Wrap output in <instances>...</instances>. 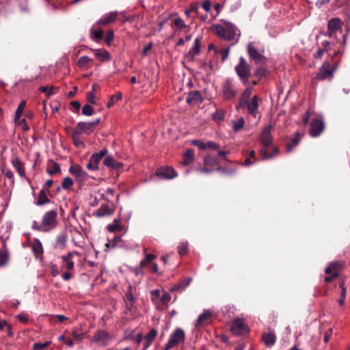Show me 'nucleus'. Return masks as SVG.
<instances>
[{"label":"nucleus","mask_w":350,"mask_h":350,"mask_svg":"<svg viewBox=\"0 0 350 350\" xmlns=\"http://www.w3.org/2000/svg\"><path fill=\"white\" fill-rule=\"evenodd\" d=\"M73 185L74 182L71 178L67 176L63 178L62 187L64 189H69L73 186Z\"/></svg>","instance_id":"obj_53"},{"label":"nucleus","mask_w":350,"mask_h":350,"mask_svg":"<svg viewBox=\"0 0 350 350\" xmlns=\"http://www.w3.org/2000/svg\"><path fill=\"white\" fill-rule=\"evenodd\" d=\"M72 139V142H73V144L77 147V148H79V147H85V144L82 142V140L81 139V137H71Z\"/></svg>","instance_id":"obj_63"},{"label":"nucleus","mask_w":350,"mask_h":350,"mask_svg":"<svg viewBox=\"0 0 350 350\" xmlns=\"http://www.w3.org/2000/svg\"><path fill=\"white\" fill-rule=\"evenodd\" d=\"M57 224V212L56 210H51L45 213L40 223L33 221L31 227L35 230L49 232L54 229Z\"/></svg>","instance_id":"obj_3"},{"label":"nucleus","mask_w":350,"mask_h":350,"mask_svg":"<svg viewBox=\"0 0 350 350\" xmlns=\"http://www.w3.org/2000/svg\"><path fill=\"white\" fill-rule=\"evenodd\" d=\"M198 3H192L189 5V9L185 10V14L187 17H190L191 12L198 13Z\"/></svg>","instance_id":"obj_54"},{"label":"nucleus","mask_w":350,"mask_h":350,"mask_svg":"<svg viewBox=\"0 0 350 350\" xmlns=\"http://www.w3.org/2000/svg\"><path fill=\"white\" fill-rule=\"evenodd\" d=\"M9 260V252L5 243L0 250V267L5 265Z\"/></svg>","instance_id":"obj_40"},{"label":"nucleus","mask_w":350,"mask_h":350,"mask_svg":"<svg viewBox=\"0 0 350 350\" xmlns=\"http://www.w3.org/2000/svg\"><path fill=\"white\" fill-rule=\"evenodd\" d=\"M11 163L21 178L25 177V163L18 156H14L12 158Z\"/></svg>","instance_id":"obj_22"},{"label":"nucleus","mask_w":350,"mask_h":350,"mask_svg":"<svg viewBox=\"0 0 350 350\" xmlns=\"http://www.w3.org/2000/svg\"><path fill=\"white\" fill-rule=\"evenodd\" d=\"M247 51L250 59L254 61L255 64L265 66L267 64V58L258 51L252 42L248 44Z\"/></svg>","instance_id":"obj_12"},{"label":"nucleus","mask_w":350,"mask_h":350,"mask_svg":"<svg viewBox=\"0 0 350 350\" xmlns=\"http://www.w3.org/2000/svg\"><path fill=\"white\" fill-rule=\"evenodd\" d=\"M100 122V118L92 122H78V129H81L85 135H90L95 131Z\"/></svg>","instance_id":"obj_17"},{"label":"nucleus","mask_w":350,"mask_h":350,"mask_svg":"<svg viewBox=\"0 0 350 350\" xmlns=\"http://www.w3.org/2000/svg\"><path fill=\"white\" fill-rule=\"evenodd\" d=\"M46 172L50 176L60 173L61 167L59 164L52 159L48 160L46 163Z\"/></svg>","instance_id":"obj_32"},{"label":"nucleus","mask_w":350,"mask_h":350,"mask_svg":"<svg viewBox=\"0 0 350 350\" xmlns=\"http://www.w3.org/2000/svg\"><path fill=\"white\" fill-rule=\"evenodd\" d=\"M70 137H81V135L84 134L81 129H78V124L74 129H70V132L69 133Z\"/></svg>","instance_id":"obj_61"},{"label":"nucleus","mask_w":350,"mask_h":350,"mask_svg":"<svg viewBox=\"0 0 350 350\" xmlns=\"http://www.w3.org/2000/svg\"><path fill=\"white\" fill-rule=\"evenodd\" d=\"M77 65L83 70H88L93 66V59L88 56L83 55L79 58Z\"/></svg>","instance_id":"obj_30"},{"label":"nucleus","mask_w":350,"mask_h":350,"mask_svg":"<svg viewBox=\"0 0 350 350\" xmlns=\"http://www.w3.org/2000/svg\"><path fill=\"white\" fill-rule=\"evenodd\" d=\"M113 339V336L107 331L98 329L92 335L90 341L100 347H107Z\"/></svg>","instance_id":"obj_8"},{"label":"nucleus","mask_w":350,"mask_h":350,"mask_svg":"<svg viewBox=\"0 0 350 350\" xmlns=\"http://www.w3.org/2000/svg\"><path fill=\"white\" fill-rule=\"evenodd\" d=\"M211 317V312L208 310H204L203 312L198 317L195 324L196 327H199L208 325L210 322Z\"/></svg>","instance_id":"obj_23"},{"label":"nucleus","mask_w":350,"mask_h":350,"mask_svg":"<svg viewBox=\"0 0 350 350\" xmlns=\"http://www.w3.org/2000/svg\"><path fill=\"white\" fill-rule=\"evenodd\" d=\"M301 136L299 132H296L295 137L294 138H289L286 142V150L287 152H291L293 150L294 147H295L300 142Z\"/></svg>","instance_id":"obj_38"},{"label":"nucleus","mask_w":350,"mask_h":350,"mask_svg":"<svg viewBox=\"0 0 350 350\" xmlns=\"http://www.w3.org/2000/svg\"><path fill=\"white\" fill-rule=\"evenodd\" d=\"M86 334V332L83 329L82 325L75 327L72 329V336L73 340L76 341L82 340Z\"/></svg>","instance_id":"obj_35"},{"label":"nucleus","mask_w":350,"mask_h":350,"mask_svg":"<svg viewBox=\"0 0 350 350\" xmlns=\"http://www.w3.org/2000/svg\"><path fill=\"white\" fill-rule=\"evenodd\" d=\"M157 336V331L152 329L144 337V342L143 344V350H146L152 343Z\"/></svg>","instance_id":"obj_33"},{"label":"nucleus","mask_w":350,"mask_h":350,"mask_svg":"<svg viewBox=\"0 0 350 350\" xmlns=\"http://www.w3.org/2000/svg\"><path fill=\"white\" fill-rule=\"evenodd\" d=\"M260 66L256 68L254 71V76L258 79L260 80L262 79V77H266L269 72L267 69L262 65H260Z\"/></svg>","instance_id":"obj_46"},{"label":"nucleus","mask_w":350,"mask_h":350,"mask_svg":"<svg viewBox=\"0 0 350 350\" xmlns=\"http://www.w3.org/2000/svg\"><path fill=\"white\" fill-rule=\"evenodd\" d=\"M122 99V94L120 92L111 96L109 101L107 103V107L111 108L116 102L120 101Z\"/></svg>","instance_id":"obj_48"},{"label":"nucleus","mask_w":350,"mask_h":350,"mask_svg":"<svg viewBox=\"0 0 350 350\" xmlns=\"http://www.w3.org/2000/svg\"><path fill=\"white\" fill-rule=\"evenodd\" d=\"M160 299L163 305H167L171 300V295L168 292L163 291Z\"/></svg>","instance_id":"obj_59"},{"label":"nucleus","mask_w":350,"mask_h":350,"mask_svg":"<svg viewBox=\"0 0 350 350\" xmlns=\"http://www.w3.org/2000/svg\"><path fill=\"white\" fill-rule=\"evenodd\" d=\"M344 267L345 262L342 261H334L330 262L325 269V273L327 275L324 278L325 283L328 284L337 279Z\"/></svg>","instance_id":"obj_7"},{"label":"nucleus","mask_w":350,"mask_h":350,"mask_svg":"<svg viewBox=\"0 0 350 350\" xmlns=\"http://www.w3.org/2000/svg\"><path fill=\"white\" fill-rule=\"evenodd\" d=\"M171 27H176L177 29H183L187 27L185 21L180 17H176L172 20Z\"/></svg>","instance_id":"obj_47"},{"label":"nucleus","mask_w":350,"mask_h":350,"mask_svg":"<svg viewBox=\"0 0 350 350\" xmlns=\"http://www.w3.org/2000/svg\"><path fill=\"white\" fill-rule=\"evenodd\" d=\"M188 252V243L181 242L178 246V253L180 256L186 255Z\"/></svg>","instance_id":"obj_52"},{"label":"nucleus","mask_w":350,"mask_h":350,"mask_svg":"<svg viewBox=\"0 0 350 350\" xmlns=\"http://www.w3.org/2000/svg\"><path fill=\"white\" fill-rule=\"evenodd\" d=\"M339 288L340 289V298L338 299V302L340 306H343L347 295V288L345 286V282L343 280L339 282Z\"/></svg>","instance_id":"obj_44"},{"label":"nucleus","mask_w":350,"mask_h":350,"mask_svg":"<svg viewBox=\"0 0 350 350\" xmlns=\"http://www.w3.org/2000/svg\"><path fill=\"white\" fill-rule=\"evenodd\" d=\"M204 165L211 167H215L218 165L217 159L213 157L207 156L204 158Z\"/></svg>","instance_id":"obj_56"},{"label":"nucleus","mask_w":350,"mask_h":350,"mask_svg":"<svg viewBox=\"0 0 350 350\" xmlns=\"http://www.w3.org/2000/svg\"><path fill=\"white\" fill-rule=\"evenodd\" d=\"M114 195V189L112 188H108L105 193L101 195V198L103 200H107V202H110V196H113Z\"/></svg>","instance_id":"obj_60"},{"label":"nucleus","mask_w":350,"mask_h":350,"mask_svg":"<svg viewBox=\"0 0 350 350\" xmlns=\"http://www.w3.org/2000/svg\"><path fill=\"white\" fill-rule=\"evenodd\" d=\"M78 254L79 253L77 252H70L60 257L62 261V269L66 270L62 275L64 280L68 281L74 278L75 273L73 270L75 262L73 261V257Z\"/></svg>","instance_id":"obj_4"},{"label":"nucleus","mask_w":350,"mask_h":350,"mask_svg":"<svg viewBox=\"0 0 350 350\" xmlns=\"http://www.w3.org/2000/svg\"><path fill=\"white\" fill-rule=\"evenodd\" d=\"M338 65V62H334L331 64L329 59L325 60L320 67L315 79L318 81H324L326 79L331 81L334 77V74L337 69Z\"/></svg>","instance_id":"obj_5"},{"label":"nucleus","mask_w":350,"mask_h":350,"mask_svg":"<svg viewBox=\"0 0 350 350\" xmlns=\"http://www.w3.org/2000/svg\"><path fill=\"white\" fill-rule=\"evenodd\" d=\"M235 72L244 85H247L249 78L252 76L251 66L243 57H241L234 68Z\"/></svg>","instance_id":"obj_6"},{"label":"nucleus","mask_w":350,"mask_h":350,"mask_svg":"<svg viewBox=\"0 0 350 350\" xmlns=\"http://www.w3.org/2000/svg\"><path fill=\"white\" fill-rule=\"evenodd\" d=\"M245 120L243 117H239L238 119L232 120V129L234 132H239L241 131L245 125Z\"/></svg>","instance_id":"obj_45"},{"label":"nucleus","mask_w":350,"mask_h":350,"mask_svg":"<svg viewBox=\"0 0 350 350\" xmlns=\"http://www.w3.org/2000/svg\"><path fill=\"white\" fill-rule=\"evenodd\" d=\"M31 250L36 258H42L44 252L43 247L38 239H34L31 243Z\"/></svg>","instance_id":"obj_25"},{"label":"nucleus","mask_w":350,"mask_h":350,"mask_svg":"<svg viewBox=\"0 0 350 350\" xmlns=\"http://www.w3.org/2000/svg\"><path fill=\"white\" fill-rule=\"evenodd\" d=\"M107 229L109 232H121L123 230V227L120 224V219H114L113 222L107 226Z\"/></svg>","instance_id":"obj_42"},{"label":"nucleus","mask_w":350,"mask_h":350,"mask_svg":"<svg viewBox=\"0 0 350 350\" xmlns=\"http://www.w3.org/2000/svg\"><path fill=\"white\" fill-rule=\"evenodd\" d=\"M222 93L226 99L234 98L237 95L234 85L230 79L226 80L222 84Z\"/></svg>","instance_id":"obj_19"},{"label":"nucleus","mask_w":350,"mask_h":350,"mask_svg":"<svg viewBox=\"0 0 350 350\" xmlns=\"http://www.w3.org/2000/svg\"><path fill=\"white\" fill-rule=\"evenodd\" d=\"M191 279H184L179 281L178 283L172 286L170 288V291L172 293L174 292H182L185 288L189 286Z\"/></svg>","instance_id":"obj_34"},{"label":"nucleus","mask_w":350,"mask_h":350,"mask_svg":"<svg viewBox=\"0 0 350 350\" xmlns=\"http://www.w3.org/2000/svg\"><path fill=\"white\" fill-rule=\"evenodd\" d=\"M203 101L202 94L200 91H191L189 93L186 102L190 105L201 103Z\"/></svg>","instance_id":"obj_24"},{"label":"nucleus","mask_w":350,"mask_h":350,"mask_svg":"<svg viewBox=\"0 0 350 350\" xmlns=\"http://www.w3.org/2000/svg\"><path fill=\"white\" fill-rule=\"evenodd\" d=\"M114 38V32L113 30H109L106 36L105 37V42L107 45H110L111 41Z\"/></svg>","instance_id":"obj_62"},{"label":"nucleus","mask_w":350,"mask_h":350,"mask_svg":"<svg viewBox=\"0 0 350 350\" xmlns=\"http://www.w3.org/2000/svg\"><path fill=\"white\" fill-rule=\"evenodd\" d=\"M92 38L98 42L103 38V31L101 29L91 30Z\"/></svg>","instance_id":"obj_50"},{"label":"nucleus","mask_w":350,"mask_h":350,"mask_svg":"<svg viewBox=\"0 0 350 350\" xmlns=\"http://www.w3.org/2000/svg\"><path fill=\"white\" fill-rule=\"evenodd\" d=\"M342 21L338 18H333L328 21L327 35L329 38L336 37L338 31L342 33Z\"/></svg>","instance_id":"obj_15"},{"label":"nucleus","mask_w":350,"mask_h":350,"mask_svg":"<svg viewBox=\"0 0 350 350\" xmlns=\"http://www.w3.org/2000/svg\"><path fill=\"white\" fill-rule=\"evenodd\" d=\"M272 129L273 126L269 124L262 131L260 135V142L263 148H262L259 152L262 156V159L264 160L273 158L280 153V150L277 146L273 148L271 153L269 154L267 152L268 147L271 145L273 142V137L271 133Z\"/></svg>","instance_id":"obj_2"},{"label":"nucleus","mask_w":350,"mask_h":350,"mask_svg":"<svg viewBox=\"0 0 350 350\" xmlns=\"http://www.w3.org/2000/svg\"><path fill=\"white\" fill-rule=\"evenodd\" d=\"M226 112L222 109H217L215 113L213 115L214 120L221 121L225 118Z\"/></svg>","instance_id":"obj_57"},{"label":"nucleus","mask_w":350,"mask_h":350,"mask_svg":"<svg viewBox=\"0 0 350 350\" xmlns=\"http://www.w3.org/2000/svg\"><path fill=\"white\" fill-rule=\"evenodd\" d=\"M91 51L94 53L95 56L100 62H107L111 59V54L105 49H92Z\"/></svg>","instance_id":"obj_31"},{"label":"nucleus","mask_w":350,"mask_h":350,"mask_svg":"<svg viewBox=\"0 0 350 350\" xmlns=\"http://www.w3.org/2000/svg\"><path fill=\"white\" fill-rule=\"evenodd\" d=\"M120 240L121 237L120 236H116L111 241H109V243L106 244V246L107 247H115L118 242L120 241Z\"/></svg>","instance_id":"obj_64"},{"label":"nucleus","mask_w":350,"mask_h":350,"mask_svg":"<svg viewBox=\"0 0 350 350\" xmlns=\"http://www.w3.org/2000/svg\"><path fill=\"white\" fill-rule=\"evenodd\" d=\"M118 12L113 11L109 14L103 16L100 20L98 21L97 23L100 25H107L109 23H113L116 21L118 17Z\"/></svg>","instance_id":"obj_29"},{"label":"nucleus","mask_w":350,"mask_h":350,"mask_svg":"<svg viewBox=\"0 0 350 350\" xmlns=\"http://www.w3.org/2000/svg\"><path fill=\"white\" fill-rule=\"evenodd\" d=\"M103 164L106 167L112 170H119L122 168L124 166L122 163L116 161V159L111 155L105 157Z\"/></svg>","instance_id":"obj_26"},{"label":"nucleus","mask_w":350,"mask_h":350,"mask_svg":"<svg viewBox=\"0 0 350 350\" xmlns=\"http://www.w3.org/2000/svg\"><path fill=\"white\" fill-rule=\"evenodd\" d=\"M155 175L163 179H172L177 176V173L172 167L164 166L158 168Z\"/></svg>","instance_id":"obj_18"},{"label":"nucleus","mask_w":350,"mask_h":350,"mask_svg":"<svg viewBox=\"0 0 350 350\" xmlns=\"http://www.w3.org/2000/svg\"><path fill=\"white\" fill-rule=\"evenodd\" d=\"M331 50V43L328 41H324L322 43V48L319 49L317 51L314 53L313 57L314 59H321L325 52H329Z\"/></svg>","instance_id":"obj_37"},{"label":"nucleus","mask_w":350,"mask_h":350,"mask_svg":"<svg viewBox=\"0 0 350 350\" xmlns=\"http://www.w3.org/2000/svg\"><path fill=\"white\" fill-rule=\"evenodd\" d=\"M211 31L220 39L227 41H234L237 43L240 36L237 28L231 23L226 22L224 24H215L212 25Z\"/></svg>","instance_id":"obj_1"},{"label":"nucleus","mask_w":350,"mask_h":350,"mask_svg":"<svg viewBox=\"0 0 350 350\" xmlns=\"http://www.w3.org/2000/svg\"><path fill=\"white\" fill-rule=\"evenodd\" d=\"M277 337L274 332H268L262 334L261 340L267 347H272L276 342Z\"/></svg>","instance_id":"obj_27"},{"label":"nucleus","mask_w":350,"mask_h":350,"mask_svg":"<svg viewBox=\"0 0 350 350\" xmlns=\"http://www.w3.org/2000/svg\"><path fill=\"white\" fill-rule=\"evenodd\" d=\"M201 49V38H196L194 41V44L191 49L185 54V58L189 61L193 62L195 59V57L198 55L200 53Z\"/></svg>","instance_id":"obj_21"},{"label":"nucleus","mask_w":350,"mask_h":350,"mask_svg":"<svg viewBox=\"0 0 350 350\" xmlns=\"http://www.w3.org/2000/svg\"><path fill=\"white\" fill-rule=\"evenodd\" d=\"M194 160V150L191 148L187 149L183 155V160L181 164L183 165H189Z\"/></svg>","instance_id":"obj_39"},{"label":"nucleus","mask_w":350,"mask_h":350,"mask_svg":"<svg viewBox=\"0 0 350 350\" xmlns=\"http://www.w3.org/2000/svg\"><path fill=\"white\" fill-rule=\"evenodd\" d=\"M157 258V256L152 254H146L144 258L141 260L139 263V269H148L152 261Z\"/></svg>","instance_id":"obj_36"},{"label":"nucleus","mask_w":350,"mask_h":350,"mask_svg":"<svg viewBox=\"0 0 350 350\" xmlns=\"http://www.w3.org/2000/svg\"><path fill=\"white\" fill-rule=\"evenodd\" d=\"M94 113L93 107L89 105L86 104L82 107V114L84 116H90Z\"/></svg>","instance_id":"obj_58"},{"label":"nucleus","mask_w":350,"mask_h":350,"mask_svg":"<svg viewBox=\"0 0 350 350\" xmlns=\"http://www.w3.org/2000/svg\"><path fill=\"white\" fill-rule=\"evenodd\" d=\"M230 331L233 335L243 336L247 334L250 329L244 319L237 318L232 321Z\"/></svg>","instance_id":"obj_9"},{"label":"nucleus","mask_w":350,"mask_h":350,"mask_svg":"<svg viewBox=\"0 0 350 350\" xmlns=\"http://www.w3.org/2000/svg\"><path fill=\"white\" fill-rule=\"evenodd\" d=\"M185 334L184 331L178 327L171 334L168 342L164 348L165 350H169L175 346L178 345L180 342L185 341Z\"/></svg>","instance_id":"obj_11"},{"label":"nucleus","mask_w":350,"mask_h":350,"mask_svg":"<svg viewBox=\"0 0 350 350\" xmlns=\"http://www.w3.org/2000/svg\"><path fill=\"white\" fill-rule=\"evenodd\" d=\"M59 88H55L53 86H51L50 88L47 86H41L39 88V90L42 92H44L46 94V96H50L51 94H53L54 92V90L56 92L58 91Z\"/></svg>","instance_id":"obj_51"},{"label":"nucleus","mask_w":350,"mask_h":350,"mask_svg":"<svg viewBox=\"0 0 350 350\" xmlns=\"http://www.w3.org/2000/svg\"><path fill=\"white\" fill-rule=\"evenodd\" d=\"M108 150L103 148L98 152L93 153L86 164V168L90 171H96L99 169V163L101 159L107 155Z\"/></svg>","instance_id":"obj_10"},{"label":"nucleus","mask_w":350,"mask_h":350,"mask_svg":"<svg viewBox=\"0 0 350 350\" xmlns=\"http://www.w3.org/2000/svg\"><path fill=\"white\" fill-rule=\"evenodd\" d=\"M49 192V191H47L42 189L40 190L37 200L38 205L41 206L50 202V200L47 196V193Z\"/></svg>","instance_id":"obj_43"},{"label":"nucleus","mask_w":350,"mask_h":350,"mask_svg":"<svg viewBox=\"0 0 350 350\" xmlns=\"http://www.w3.org/2000/svg\"><path fill=\"white\" fill-rule=\"evenodd\" d=\"M116 211V206L113 202H108L100 205V208L93 212L92 215L96 217L111 216Z\"/></svg>","instance_id":"obj_13"},{"label":"nucleus","mask_w":350,"mask_h":350,"mask_svg":"<svg viewBox=\"0 0 350 350\" xmlns=\"http://www.w3.org/2000/svg\"><path fill=\"white\" fill-rule=\"evenodd\" d=\"M69 172L75 176L77 181L80 183L85 182L89 178L88 173L78 164L71 165L69 168Z\"/></svg>","instance_id":"obj_16"},{"label":"nucleus","mask_w":350,"mask_h":350,"mask_svg":"<svg viewBox=\"0 0 350 350\" xmlns=\"http://www.w3.org/2000/svg\"><path fill=\"white\" fill-rule=\"evenodd\" d=\"M51 344V341H46L43 343L36 342L33 345V350H45Z\"/></svg>","instance_id":"obj_55"},{"label":"nucleus","mask_w":350,"mask_h":350,"mask_svg":"<svg viewBox=\"0 0 350 350\" xmlns=\"http://www.w3.org/2000/svg\"><path fill=\"white\" fill-rule=\"evenodd\" d=\"M325 128L323 120L321 118H314L310 124L309 134L312 137L319 136Z\"/></svg>","instance_id":"obj_14"},{"label":"nucleus","mask_w":350,"mask_h":350,"mask_svg":"<svg viewBox=\"0 0 350 350\" xmlns=\"http://www.w3.org/2000/svg\"><path fill=\"white\" fill-rule=\"evenodd\" d=\"M25 105H26L25 100H22L18 105L16 113H15V117H14L15 122H17L20 120V118L22 116L23 111L25 107Z\"/></svg>","instance_id":"obj_49"},{"label":"nucleus","mask_w":350,"mask_h":350,"mask_svg":"<svg viewBox=\"0 0 350 350\" xmlns=\"http://www.w3.org/2000/svg\"><path fill=\"white\" fill-rule=\"evenodd\" d=\"M67 235L66 233L59 234L53 244V247L57 250H63L66 247Z\"/></svg>","instance_id":"obj_28"},{"label":"nucleus","mask_w":350,"mask_h":350,"mask_svg":"<svg viewBox=\"0 0 350 350\" xmlns=\"http://www.w3.org/2000/svg\"><path fill=\"white\" fill-rule=\"evenodd\" d=\"M259 107L258 98L256 95L252 96L250 100L243 104V108H246L250 115L254 118L256 117Z\"/></svg>","instance_id":"obj_20"},{"label":"nucleus","mask_w":350,"mask_h":350,"mask_svg":"<svg viewBox=\"0 0 350 350\" xmlns=\"http://www.w3.org/2000/svg\"><path fill=\"white\" fill-rule=\"evenodd\" d=\"M252 89L250 88H246L242 93L241 98L239 102L237 107H243V104L250 100V98L252 95Z\"/></svg>","instance_id":"obj_41"}]
</instances>
